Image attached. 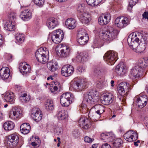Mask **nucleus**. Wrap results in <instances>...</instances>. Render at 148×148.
Instances as JSON below:
<instances>
[{"mask_svg":"<svg viewBox=\"0 0 148 148\" xmlns=\"http://www.w3.org/2000/svg\"><path fill=\"white\" fill-rule=\"evenodd\" d=\"M65 24L69 29H74L76 27V21L73 18H68L66 21Z\"/></svg>","mask_w":148,"mask_h":148,"instance_id":"bb28decb","label":"nucleus"},{"mask_svg":"<svg viewBox=\"0 0 148 148\" xmlns=\"http://www.w3.org/2000/svg\"><path fill=\"white\" fill-rule=\"evenodd\" d=\"M32 117L36 122L40 121L42 119V112L38 108H34L32 111Z\"/></svg>","mask_w":148,"mask_h":148,"instance_id":"4468645a","label":"nucleus"},{"mask_svg":"<svg viewBox=\"0 0 148 148\" xmlns=\"http://www.w3.org/2000/svg\"><path fill=\"white\" fill-rule=\"evenodd\" d=\"M20 129L22 133L26 134L29 132L31 127L29 123H24L21 125Z\"/></svg>","mask_w":148,"mask_h":148,"instance_id":"a878e982","label":"nucleus"},{"mask_svg":"<svg viewBox=\"0 0 148 148\" xmlns=\"http://www.w3.org/2000/svg\"><path fill=\"white\" fill-rule=\"evenodd\" d=\"M34 2L36 5L41 6L44 3V0H34Z\"/></svg>","mask_w":148,"mask_h":148,"instance_id":"8fccbe9b","label":"nucleus"},{"mask_svg":"<svg viewBox=\"0 0 148 148\" xmlns=\"http://www.w3.org/2000/svg\"><path fill=\"white\" fill-rule=\"evenodd\" d=\"M19 69L20 72L23 75H26L30 73L31 70L30 66L26 62L20 64Z\"/></svg>","mask_w":148,"mask_h":148,"instance_id":"dca6fc26","label":"nucleus"},{"mask_svg":"<svg viewBox=\"0 0 148 148\" xmlns=\"http://www.w3.org/2000/svg\"><path fill=\"white\" fill-rule=\"evenodd\" d=\"M31 11L29 9L25 10L23 11L20 15L21 18L24 21L29 20L32 17Z\"/></svg>","mask_w":148,"mask_h":148,"instance_id":"b1692460","label":"nucleus"},{"mask_svg":"<svg viewBox=\"0 0 148 148\" xmlns=\"http://www.w3.org/2000/svg\"><path fill=\"white\" fill-rule=\"evenodd\" d=\"M66 66V69L69 73V76H70L73 72L74 68L73 67L70 65H65Z\"/></svg>","mask_w":148,"mask_h":148,"instance_id":"37998d69","label":"nucleus"},{"mask_svg":"<svg viewBox=\"0 0 148 148\" xmlns=\"http://www.w3.org/2000/svg\"><path fill=\"white\" fill-rule=\"evenodd\" d=\"M3 38H2L1 35L0 34V43H3Z\"/></svg>","mask_w":148,"mask_h":148,"instance_id":"0e129e2a","label":"nucleus"},{"mask_svg":"<svg viewBox=\"0 0 148 148\" xmlns=\"http://www.w3.org/2000/svg\"><path fill=\"white\" fill-rule=\"evenodd\" d=\"M130 23V20L127 17H118L115 21V24L119 28L125 27Z\"/></svg>","mask_w":148,"mask_h":148,"instance_id":"9d476101","label":"nucleus"},{"mask_svg":"<svg viewBox=\"0 0 148 148\" xmlns=\"http://www.w3.org/2000/svg\"><path fill=\"white\" fill-rule=\"evenodd\" d=\"M136 99V102L138 107L140 108H142L145 106L147 103V99L146 97L144 95L139 97H135L134 99Z\"/></svg>","mask_w":148,"mask_h":148,"instance_id":"412c9836","label":"nucleus"},{"mask_svg":"<svg viewBox=\"0 0 148 148\" xmlns=\"http://www.w3.org/2000/svg\"><path fill=\"white\" fill-rule=\"evenodd\" d=\"M111 16L109 13H106L100 17L98 19L99 23L101 25L107 24L110 21Z\"/></svg>","mask_w":148,"mask_h":148,"instance_id":"f3484780","label":"nucleus"},{"mask_svg":"<svg viewBox=\"0 0 148 148\" xmlns=\"http://www.w3.org/2000/svg\"><path fill=\"white\" fill-rule=\"evenodd\" d=\"M5 28L6 30L9 31H14L15 29V27L14 25H12L11 23H10L5 27Z\"/></svg>","mask_w":148,"mask_h":148,"instance_id":"79ce46f5","label":"nucleus"},{"mask_svg":"<svg viewBox=\"0 0 148 148\" xmlns=\"http://www.w3.org/2000/svg\"><path fill=\"white\" fill-rule=\"evenodd\" d=\"M45 109L48 111L52 110L54 109L53 101L51 99L47 100L45 103Z\"/></svg>","mask_w":148,"mask_h":148,"instance_id":"72a5a7b5","label":"nucleus"},{"mask_svg":"<svg viewBox=\"0 0 148 148\" xmlns=\"http://www.w3.org/2000/svg\"><path fill=\"white\" fill-rule=\"evenodd\" d=\"M90 15L85 12L81 14L79 16V18L82 22L85 24L89 23L90 19Z\"/></svg>","mask_w":148,"mask_h":148,"instance_id":"7c9ffc66","label":"nucleus"},{"mask_svg":"<svg viewBox=\"0 0 148 148\" xmlns=\"http://www.w3.org/2000/svg\"><path fill=\"white\" fill-rule=\"evenodd\" d=\"M21 110L16 108H13L12 110L10 111L9 117L13 118L14 119L17 120L20 119L21 116Z\"/></svg>","mask_w":148,"mask_h":148,"instance_id":"6ab92c4d","label":"nucleus"},{"mask_svg":"<svg viewBox=\"0 0 148 148\" xmlns=\"http://www.w3.org/2000/svg\"><path fill=\"white\" fill-rule=\"evenodd\" d=\"M97 147V145L94 144L93 145L91 148H96Z\"/></svg>","mask_w":148,"mask_h":148,"instance_id":"338daca9","label":"nucleus"},{"mask_svg":"<svg viewBox=\"0 0 148 148\" xmlns=\"http://www.w3.org/2000/svg\"><path fill=\"white\" fill-rule=\"evenodd\" d=\"M96 0H86V2L89 5L92 6H95L97 5H95V3Z\"/></svg>","mask_w":148,"mask_h":148,"instance_id":"3c124183","label":"nucleus"},{"mask_svg":"<svg viewBox=\"0 0 148 148\" xmlns=\"http://www.w3.org/2000/svg\"><path fill=\"white\" fill-rule=\"evenodd\" d=\"M101 148H111V147L110 145L106 143L102 145Z\"/></svg>","mask_w":148,"mask_h":148,"instance_id":"13d9d810","label":"nucleus"},{"mask_svg":"<svg viewBox=\"0 0 148 148\" xmlns=\"http://www.w3.org/2000/svg\"><path fill=\"white\" fill-rule=\"evenodd\" d=\"M98 92L95 90H92L87 94L84 95L82 107H86V104H84L83 103L90 104H94L97 101L98 97Z\"/></svg>","mask_w":148,"mask_h":148,"instance_id":"39448f33","label":"nucleus"},{"mask_svg":"<svg viewBox=\"0 0 148 148\" xmlns=\"http://www.w3.org/2000/svg\"><path fill=\"white\" fill-rule=\"evenodd\" d=\"M5 100L7 102L11 104L13 103L14 101V95L12 92H9L6 93L5 95Z\"/></svg>","mask_w":148,"mask_h":148,"instance_id":"cd10ccee","label":"nucleus"},{"mask_svg":"<svg viewBox=\"0 0 148 148\" xmlns=\"http://www.w3.org/2000/svg\"><path fill=\"white\" fill-rule=\"evenodd\" d=\"M140 142V140H138L136 142H134V145L136 146H138V143H139Z\"/></svg>","mask_w":148,"mask_h":148,"instance_id":"680f3d73","label":"nucleus"},{"mask_svg":"<svg viewBox=\"0 0 148 148\" xmlns=\"http://www.w3.org/2000/svg\"><path fill=\"white\" fill-rule=\"evenodd\" d=\"M47 67L50 71L55 72L58 69V63L57 62L52 60L47 63Z\"/></svg>","mask_w":148,"mask_h":148,"instance_id":"393cba45","label":"nucleus"},{"mask_svg":"<svg viewBox=\"0 0 148 148\" xmlns=\"http://www.w3.org/2000/svg\"><path fill=\"white\" fill-rule=\"evenodd\" d=\"M138 0H130L129 1V5L131 6L135 5L136 3H138Z\"/></svg>","mask_w":148,"mask_h":148,"instance_id":"6e6d98bb","label":"nucleus"},{"mask_svg":"<svg viewBox=\"0 0 148 148\" xmlns=\"http://www.w3.org/2000/svg\"><path fill=\"white\" fill-rule=\"evenodd\" d=\"M123 141L119 138H117L113 142V145L114 148H121Z\"/></svg>","mask_w":148,"mask_h":148,"instance_id":"58836bf2","label":"nucleus"},{"mask_svg":"<svg viewBox=\"0 0 148 148\" xmlns=\"http://www.w3.org/2000/svg\"><path fill=\"white\" fill-rule=\"evenodd\" d=\"M84 5H83L82 4H79L77 8V10L81 13H82L84 11Z\"/></svg>","mask_w":148,"mask_h":148,"instance_id":"603ef678","label":"nucleus"},{"mask_svg":"<svg viewBox=\"0 0 148 148\" xmlns=\"http://www.w3.org/2000/svg\"><path fill=\"white\" fill-rule=\"evenodd\" d=\"M20 100L22 102L26 103L29 101L30 99V96L25 93H22L19 97Z\"/></svg>","mask_w":148,"mask_h":148,"instance_id":"c9c22d12","label":"nucleus"},{"mask_svg":"<svg viewBox=\"0 0 148 148\" xmlns=\"http://www.w3.org/2000/svg\"><path fill=\"white\" fill-rule=\"evenodd\" d=\"M15 36L16 40L18 42L22 43L24 42L25 38L23 34L17 33L15 34Z\"/></svg>","mask_w":148,"mask_h":148,"instance_id":"ea45409f","label":"nucleus"},{"mask_svg":"<svg viewBox=\"0 0 148 148\" xmlns=\"http://www.w3.org/2000/svg\"><path fill=\"white\" fill-rule=\"evenodd\" d=\"M77 73L80 74L84 71L85 69L82 66H79L77 67Z\"/></svg>","mask_w":148,"mask_h":148,"instance_id":"5fc2aeb1","label":"nucleus"},{"mask_svg":"<svg viewBox=\"0 0 148 148\" xmlns=\"http://www.w3.org/2000/svg\"><path fill=\"white\" fill-rule=\"evenodd\" d=\"M127 41L130 48L135 52L140 53L145 51L148 43L143 34L138 32L130 34Z\"/></svg>","mask_w":148,"mask_h":148,"instance_id":"f257e3e1","label":"nucleus"},{"mask_svg":"<svg viewBox=\"0 0 148 148\" xmlns=\"http://www.w3.org/2000/svg\"><path fill=\"white\" fill-rule=\"evenodd\" d=\"M10 76V70L7 67H3L0 70V76L2 79H7Z\"/></svg>","mask_w":148,"mask_h":148,"instance_id":"4be33fe9","label":"nucleus"},{"mask_svg":"<svg viewBox=\"0 0 148 148\" xmlns=\"http://www.w3.org/2000/svg\"><path fill=\"white\" fill-rule=\"evenodd\" d=\"M43 49L39 48L35 53V56L37 60L40 63L44 64L48 61L47 58L45 56L43 55L44 53H41V50Z\"/></svg>","mask_w":148,"mask_h":148,"instance_id":"2eb2a0df","label":"nucleus"},{"mask_svg":"<svg viewBox=\"0 0 148 148\" xmlns=\"http://www.w3.org/2000/svg\"><path fill=\"white\" fill-rule=\"evenodd\" d=\"M61 73L62 75L65 77H68L69 76V73L67 71L66 69V66H63L61 69Z\"/></svg>","mask_w":148,"mask_h":148,"instance_id":"c03bdc74","label":"nucleus"},{"mask_svg":"<svg viewBox=\"0 0 148 148\" xmlns=\"http://www.w3.org/2000/svg\"><path fill=\"white\" fill-rule=\"evenodd\" d=\"M99 32L100 38L102 40L109 42L115 39L118 34V31L112 28L107 30L100 29Z\"/></svg>","mask_w":148,"mask_h":148,"instance_id":"7ed1b4c3","label":"nucleus"},{"mask_svg":"<svg viewBox=\"0 0 148 148\" xmlns=\"http://www.w3.org/2000/svg\"><path fill=\"white\" fill-rule=\"evenodd\" d=\"M148 71V58L140 60L138 64L132 69L130 76L132 79L138 78L144 75L145 72Z\"/></svg>","mask_w":148,"mask_h":148,"instance_id":"f03ea898","label":"nucleus"},{"mask_svg":"<svg viewBox=\"0 0 148 148\" xmlns=\"http://www.w3.org/2000/svg\"><path fill=\"white\" fill-rule=\"evenodd\" d=\"M117 53L113 51H108L103 56L104 60L110 65L114 64L117 59Z\"/></svg>","mask_w":148,"mask_h":148,"instance_id":"1a4fd4ad","label":"nucleus"},{"mask_svg":"<svg viewBox=\"0 0 148 148\" xmlns=\"http://www.w3.org/2000/svg\"><path fill=\"white\" fill-rule=\"evenodd\" d=\"M3 119L2 113L0 112V121L2 120Z\"/></svg>","mask_w":148,"mask_h":148,"instance_id":"69168bd1","label":"nucleus"},{"mask_svg":"<svg viewBox=\"0 0 148 148\" xmlns=\"http://www.w3.org/2000/svg\"><path fill=\"white\" fill-rule=\"evenodd\" d=\"M80 126L86 130L89 128L91 126V123L89 120L85 117L81 118L78 121Z\"/></svg>","mask_w":148,"mask_h":148,"instance_id":"a211bd4d","label":"nucleus"},{"mask_svg":"<svg viewBox=\"0 0 148 148\" xmlns=\"http://www.w3.org/2000/svg\"><path fill=\"white\" fill-rule=\"evenodd\" d=\"M143 17L145 19H148V12H145L142 15Z\"/></svg>","mask_w":148,"mask_h":148,"instance_id":"bf43d9fd","label":"nucleus"},{"mask_svg":"<svg viewBox=\"0 0 148 148\" xmlns=\"http://www.w3.org/2000/svg\"><path fill=\"white\" fill-rule=\"evenodd\" d=\"M81 38V40L80 41L81 42H79V38H77V42L81 45H84L86 44L87 42L88 41V36H86L84 37H82Z\"/></svg>","mask_w":148,"mask_h":148,"instance_id":"a19ab883","label":"nucleus"},{"mask_svg":"<svg viewBox=\"0 0 148 148\" xmlns=\"http://www.w3.org/2000/svg\"><path fill=\"white\" fill-rule=\"evenodd\" d=\"M40 48L43 49L41 50V53H44L43 54V55L46 56L49 55V51L45 47H42Z\"/></svg>","mask_w":148,"mask_h":148,"instance_id":"de8ad7c7","label":"nucleus"},{"mask_svg":"<svg viewBox=\"0 0 148 148\" xmlns=\"http://www.w3.org/2000/svg\"><path fill=\"white\" fill-rule=\"evenodd\" d=\"M102 0H96V2L95 5H98L102 1Z\"/></svg>","mask_w":148,"mask_h":148,"instance_id":"052dcab7","label":"nucleus"},{"mask_svg":"<svg viewBox=\"0 0 148 148\" xmlns=\"http://www.w3.org/2000/svg\"><path fill=\"white\" fill-rule=\"evenodd\" d=\"M86 36H88L86 33V32L84 29H82L78 30L77 35V38H79V42H81L80 41L81 40V38H82V37H84Z\"/></svg>","mask_w":148,"mask_h":148,"instance_id":"e433bc0d","label":"nucleus"},{"mask_svg":"<svg viewBox=\"0 0 148 148\" xmlns=\"http://www.w3.org/2000/svg\"><path fill=\"white\" fill-rule=\"evenodd\" d=\"M18 141V135L17 134H13L8 136V143H9L11 147H13L16 146Z\"/></svg>","mask_w":148,"mask_h":148,"instance_id":"f8f14e48","label":"nucleus"},{"mask_svg":"<svg viewBox=\"0 0 148 148\" xmlns=\"http://www.w3.org/2000/svg\"><path fill=\"white\" fill-rule=\"evenodd\" d=\"M125 139L129 142H132L137 140L138 138L137 134L134 131H129L124 135Z\"/></svg>","mask_w":148,"mask_h":148,"instance_id":"ddd939ff","label":"nucleus"},{"mask_svg":"<svg viewBox=\"0 0 148 148\" xmlns=\"http://www.w3.org/2000/svg\"><path fill=\"white\" fill-rule=\"evenodd\" d=\"M4 129L6 131H10L14 127V124L12 121H8L4 123L3 125Z\"/></svg>","mask_w":148,"mask_h":148,"instance_id":"2f4dec72","label":"nucleus"},{"mask_svg":"<svg viewBox=\"0 0 148 148\" xmlns=\"http://www.w3.org/2000/svg\"><path fill=\"white\" fill-rule=\"evenodd\" d=\"M17 14L14 12H12L9 15V17L11 20H15L16 18Z\"/></svg>","mask_w":148,"mask_h":148,"instance_id":"a18cd8bd","label":"nucleus"},{"mask_svg":"<svg viewBox=\"0 0 148 148\" xmlns=\"http://www.w3.org/2000/svg\"><path fill=\"white\" fill-rule=\"evenodd\" d=\"M123 63H119L117 65L115 68V71L118 74L123 75L125 74L126 72L125 66Z\"/></svg>","mask_w":148,"mask_h":148,"instance_id":"5701e85b","label":"nucleus"},{"mask_svg":"<svg viewBox=\"0 0 148 148\" xmlns=\"http://www.w3.org/2000/svg\"><path fill=\"white\" fill-rule=\"evenodd\" d=\"M94 140L88 136H86L84 137V140L85 142L87 143H90Z\"/></svg>","mask_w":148,"mask_h":148,"instance_id":"4d7b16f0","label":"nucleus"},{"mask_svg":"<svg viewBox=\"0 0 148 148\" xmlns=\"http://www.w3.org/2000/svg\"><path fill=\"white\" fill-rule=\"evenodd\" d=\"M58 90V87L56 86H52V88H50V90L51 92L53 93L54 94L56 93L57 91Z\"/></svg>","mask_w":148,"mask_h":148,"instance_id":"864d4df0","label":"nucleus"},{"mask_svg":"<svg viewBox=\"0 0 148 148\" xmlns=\"http://www.w3.org/2000/svg\"><path fill=\"white\" fill-rule=\"evenodd\" d=\"M146 119H147L146 121H147V122H146L145 124H146V125L147 127L148 128V118H146Z\"/></svg>","mask_w":148,"mask_h":148,"instance_id":"774afa93","label":"nucleus"},{"mask_svg":"<svg viewBox=\"0 0 148 148\" xmlns=\"http://www.w3.org/2000/svg\"><path fill=\"white\" fill-rule=\"evenodd\" d=\"M114 99V96L112 94L107 93L103 95L102 103L104 105H109L112 103Z\"/></svg>","mask_w":148,"mask_h":148,"instance_id":"aec40b11","label":"nucleus"},{"mask_svg":"<svg viewBox=\"0 0 148 148\" xmlns=\"http://www.w3.org/2000/svg\"><path fill=\"white\" fill-rule=\"evenodd\" d=\"M62 130L61 127H57L55 129L54 131L56 132L57 134L59 135L61 134L62 133Z\"/></svg>","mask_w":148,"mask_h":148,"instance_id":"09e8293b","label":"nucleus"},{"mask_svg":"<svg viewBox=\"0 0 148 148\" xmlns=\"http://www.w3.org/2000/svg\"><path fill=\"white\" fill-rule=\"evenodd\" d=\"M94 72L97 75H99L101 73V71L100 70H98L97 69L95 70Z\"/></svg>","mask_w":148,"mask_h":148,"instance_id":"e2e57ef3","label":"nucleus"},{"mask_svg":"<svg viewBox=\"0 0 148 148\" xmlns=\"http://www.w3.org/2000/svg\"><path fill=\"white\" fill-rule=\"evenodd\" d=\"M60 55L62 57H65L69 56L70 53V49L67 46H62L60 50Z\"/></svg>","mask_w":148,"mask_h":148,"instance_id":"c85d7f7f","label":"nucleus"},{"mask_svg":"<svg viewBox=\"0 0 148 148\" xmlns=\"http://www.w3.org/2000/svg\"><path fill=\"white\" fill-rule=\"evenodd\" d=\"M71 86L75 91H82L85 87V83L83 80L75 78L71 82Z\"/></svg>","mask_w":148,"mask_h":148,"instance_id":"6e6552de","label":"nucleus"},{"mask_svg":"<svg viewBox=\"0 0 148 148\" xmlns=\"http://www.w3.org/2000/svg\"><path fill=\"white\" fill-rule=\"evenodd\" d=\"M105 111V107L103 105L100 104H97L90 109L88 116L90 119L97 121L100 118L101 114Z\"/></svg>","mask_w":148,"mask_h":148,"instance_id":"20e7f679","label":"nucleus"},{"mask_svg":"<svg viewBox=\"0 0 148 148\" xmlns=\"http://www.w3.org/2000/svg\"><path fill=\"white\" fill-rule=\"evenodd\" d=\"M57 23L55 18H50L47 21V25L49 29H52L56 26Z\"/></svg>","mask_w":148,"mask_h":148,"instance_id":"473e14b6","label":"nucleus"},{"mask_svg":"<svg viewBox=\"0 0 148 148\" xmlns=\"http://www.w3.org/2000/svg\"><path fill=\"white\" fill-rule=\"evenodd\" d=\"M56 33L55 34L52 36L51 39L54 43L58 44L63 39L64 35L63 31L61 29L56 30Z\"/></svg>","mask_w":148,"mask_h":148,"instance_id":"9b49d317","label":"nucleus"},{"mask_svg":"<svg viewBox=\"0 0 148 148\" xmlns=\"http://www.w3.org/2000/svg\"><path fill=\"white\" fill-rule=\"evenodd\" d=\"M117 88L119 93L122 96L121 98H119V99L121 101L122 99V101H123L124 97L127 95L131 89L130 85L127 82H122L119 84Z\"/></svg>","mask_w":148,"mask_h":148,"instance_id":"0eeeda50","label":"nucleus"},{"mask_svg":"<svg viewBox=\"0 0 148 148\" xmlns=\"http://www.w3.org/2000/svg\"><path fill=\"white\" fill-rule=\"evenodd\" d=\"M101 138L105 141H111L114 139V136L111 133H108L106 134L102 133L101 134Z\"/></svg>","mask_w":148,"mask_h":148,"instance_id":"c756f323","label":"nucleus"},{"mask_svg":"<svg viewBox=\"0 0 148 148\" xmlns=\"http://www.w3.org/2000/svg\"><path fill=\"white\" fill-rule=\"evenodd\" d=\"M68 114L66 111L62 110L59 111L58 114V117L59 120H64L67 119Z\"/></svg>","mask_w":148,"mask_h":148,"instance_id":"f704fd0d","label":"nucleus"},{"mask_svg":"<svg viewBox=\"0 0 148 148\" xmlns=\"http://www.w3.org/2000/svg\"><path fill=\"white\" fill-rule=\"evenodd\" d=\"M104 85V82L101 80H99L97 82L96 86L99 88H101L103 87Z\"/></svg>","mask_w":148,"mask_h":148,"instance_id":"49530a36","label":"nucleus"},{"mask_svg":"<svg viewBox=\"0 0 148 148\" xmlns=\"http://www.w3.org/2000/svg\"><path fill=\"white\" fill-rule=\"evenodd\" d=\"M88 56L87 54L84 53H80L77 55V58L79 61L84 62L87 60Z\"/></svg>","mask_w":148,"mask_h":148,"instance_id":"4c0bfd02","label":"nucleus"},{"mask_svg":"<svg viewBox=\"0 0 148 148\" xmlns=\"http://www.w3.org/2000/svg\"><path fill=\"white\" fill-rule=\"evenodd\" d=\"M73 95L70 92H66L63 94L60 97V102L64 106L67 107L74 101Z\"/></svg>","mask_w":148,"mask_h":148,"instance_id":"423d86ee","label":"nucleus"}]
</instances>
